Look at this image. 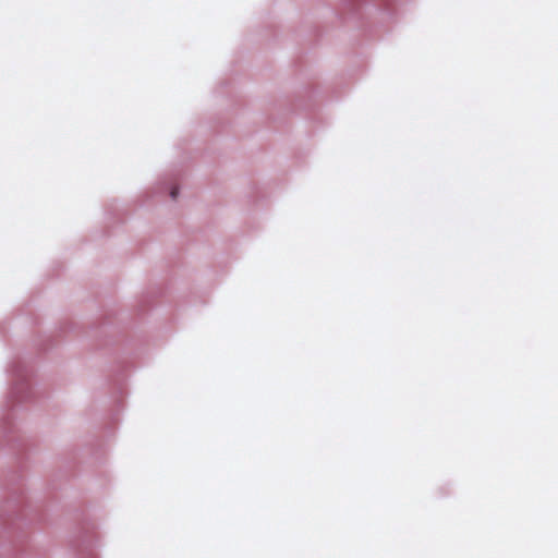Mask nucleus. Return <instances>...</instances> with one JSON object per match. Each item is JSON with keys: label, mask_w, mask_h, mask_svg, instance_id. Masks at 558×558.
I'll return each mask as SVG.
<instances>
[{"label": "nucleus", "mask_w": 558, "mask_h": 558, "mask_svg": "<svg viewBox=\"0 0 558 558\" xmlns=\"http://www.w3.org/2000/svg\"><path fill=\"white\" fill-rule=\"evenodd\" d=\"M177 194H178V190H177V189H173V190L171 191V197H172V198H175V197H177Z\"/></svg>", "instance_id": "1"}]
</instances>
